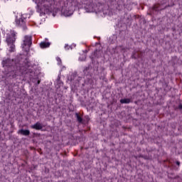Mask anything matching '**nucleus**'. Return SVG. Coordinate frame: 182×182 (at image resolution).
<instances>
[{
    "instance_id": "a211bd4d",
    "label": "nucleus",
    "mask_w": 182,
    "mask_h": 182,
    "mask_svg": "<svg viewBox=\"0 0 182 182\" xmlns=\"http://www.w3.org/2000/svg\"><path fill=\"white\" fill-rule=\"evenodd\" d=\"M153 9L154 11H157V6H154Z\"/></svg>"
},
{
    "instance_id": "7ed1b4c3",
    "label": "nucleus",
    "mask_w": 182,
    "mask_h": 182,
    "mask_svg": "<svg viewBox=\"0 0 182 182\" xmlns=\"http://www.w3.org/2000/svg\"><path fill=\"white\" fill-rule=\"evenodd\" d=\"M36 4H37V8L40 9V11L44 8L45 9H48L52 6V4H53V0H35Z\"/></svg>"
},
{
    "instance_id": "0eeeda50",
    "label": "nucleus",
    "mask_w": 182,
    "mask_h": 182,
    "mask_svg": "<svg viewBox=\"0 0 182 182\" xmlns=\"http://www.w3.org/2000/svg\"><path fill=\"white\" fill-rule=\"evenodd\" d=\"M1 65H3V68H14V60H11V58L3 60Z\"/></svg>"
},
{
    "instance_id": "aec40b11",
    "label": "nucleus",
    "mask_w": 182,
    "mask_h": 182,
    "mask_svg": "<svg viewBox=\"0 0 182 182\" xmlns=\"http://www.w3.org/2000/svg\"><path fill=\"white\" fill-rule=\"evenodd\" d=\"M176 164H177V166H178V167H180V164H181V163H180V161H176Z\"/></svg>"
},
{
    "instance_id": "9b49d317",
    "label": "nucleus",
    "mask_w": 182,
    "mask_h": 182,
    "mask_svg": "<svg viewBox=\"0 0 182 182\" xmlns=\"http://www.w3.org/2000/svg\"><path fill=\"white\" fill-rule=\"evenodd\" d=\"M50 46V43L49 42H41L40 43V48L41 49H45L46 48H49Z\"/></svg>"
},
{
    "instance_id": "412c9836",
    "label": "nucleus",
    "mask_w": 182,
    "mask_h": 182,
    "mask_svg": "<svg viewBox=\"0 0 182 182\" xmlns=\"http://www.w3.org/2000/svg\"><path fill=\"white\" fill-rule=\"evenodd\" d=\"M40 83H41V80H38L37 81V82H36V85L38 86V85H40Z\"/></svg>"
},
{
    "instance_id": "f3484780",
    "label": "nucleus",
    "mask_w": 182,
    "mask_h": 182,
    "mask_svg": "<svg viewBox=\"0 0 182 182\" xmlns=\"http://www.w3.org/2000/svg\"><path fill=\"white\" fill-rule=\"evenodd\" d=\"M85 119L87 120V122H89V120H90V118H89V116H85Z\"/></svg>"
},
{
    "instance_id": "dca6fc26",
    "label": "nucleus",
    "mask_w": 182,
    "mask_h": 182,
    "mask_svg": "<svg viewBox=\"0 0 182 182\" xmlns=\"http://www.w3.org/2000/svg\"><path fill=\"white\" fill-rule=\"evenodd\" d=\"M178 109L179 110H182V104H180L178 106Z\"/></svg>"
},
{
    "instance_id": "f03ea898",
    "label": "nucleus",
    "mask_w": 182,
    "mask_h": 182,
    "mask_svg": "<svg viewBox=\"0 0 182 182\" xmlns=\"http://www.w3.org/2000/svg\"><path fill=\"white\" fill-rule=\"evenodd\" d=\"M31 46H32V36H25L21 44L22 49L28 53L31 50Z\"/></svg>"
},
{
    "instance_id": "6ab92c4d",
    "label": "nucleus",
    "mask_w": 182,
    "mask_h": 182,
    "mask_svg": "<svg viewBox=\"0 0 182 182\" xmlns=\"http://www.w3.org/2000/svg\"><path fill=\"white\" fill-rule=\"evenodd\" d=\"M89 70V67H86L84 70V72H87Z\"/></svg>"
},
{
    "instance_id": "f8f14e48",
    "label": "nucleus",
    "mask_w": 182,
    "mask_h": 182,
    "mask_svg": "<svg viewBox=\"0 0 182 182\" xmlns=\"http://www.w3.org/2000/svg\"><path fill=\"white\" fill-rule=\"evenodd\" d=\"M119 102L122 105H129V103H132V100H130V98H124L121 99Z\"/></svg>"
},
{
    "instance_id": "f257e3e1",
    "label": "nucleus",
    "mask_w": 182,
    "mask_h": 182,
    "mask_svg": "<svg viewBox=\"0 0 182 182\" xmlns=\"http://www.w3.org/2000/svg\"><path fill=\"white\" fill-rule=\"evenodd\" d=\"M32 68V65L31 64V61H29V58H26L23 62V66H21L19 63H16L13 66V70L9 73V77L10 79H16L17 76H21V75L25 72V73H28V72H32L31 68Z\"/></svg>"
},
{
    "instance_id": "423d86ee",
    "label": "nucleus",
    "mask_w": 182,
    "mask_h": 182,
    "mask_svg": "<svg viewBox=\"0 0 182 182\" xmlns=\"http://www.w3.org/2000/svg\"><path fill=\"white\" fill-rule=\"evenodd\" d=\"M92 59H100V58L103 57V48L100 47L94 50L92 53Z\"/></svg>"
},
{
    "instance_id": "39448f33",
    "label": "nucleus",
    "mask_w": 182,
    "mask_h": 182,
    "mask_svg": "<svg viewBox=\"0 0 182 182\" xmlns=\"http://www.w3.org/2000/svg\"><path fill=\"white\" fill-rule=\"evenodd\" d=\"M16 35H18V33L14 30L10 31V32L6 34V43H7L8 46L16 42Z\"/></svg>"
},
{
    "instance_id": "4468645a",
    "label": "nucleus",
    "mask_w": 182,
    "mask_h": 182,
    "mask_svg": "<svg viewBox=\"0 0 182 182\" xmlns=\"http://www.w3.org/2000/svg\"><path fill=\"white\" fill-rule=\"evenodd\" d=\"M9 46L10 47L9 52H15V43H11Z\"/></svg>"
},
{
    "instance_id": "1a4fd4ad",
    "label": "nucleus",
    "mask_w": 182,
    "mask_h": 182,
    "mask_svg": "<svg viewBox=\"0 0 182 182\" xmlns=\"http://www.w3.org/2000/svg\"><path fill=\"white\" fill-rule=\"evenodd\" d=\"M18 134H21L22 136H29V134H31V131H29L28 129H19L18 130Z\"/></svg>"
},
{
    "instance_id": "ddd939ff",
    "label": "nucleus",
    "mask_w": 182,
    "mask_h": 182,
    "mask_svg": "<svg viewBox=\"0 0 182 182\" xmlns=\"http://www.w3.org/2000/svg\"><path fill=\"white\" fill-rule=\"evenodd\" d=\"M73 48H76V44H72L69 46L68 44L65 45V50H69L70 49H73Z\"/></svg>"
},
{
    "instance_id": "9d476101",
    "label": "nucleus",
    "mask_w": 182,
    "mask_h": 182,
    "mask_svg": "<svg viewBox=\"0 0 182 182\" xmlns=\"http://www.w3.org/2000/svg\"><path fill=\"white\" fill-rule=\"evenodd\" d=\"M75 117L77 119V122L80 124H84L85 120L83 119V118L81 117L80 114H79V113L76 112L75 113Z\"/></svg>"
},
{
    "instance_id": "2eb2a0df",
    "label": "nucleus",
    "mask_w": 182,
    "mask_h": 182,
    "mask_svg": "<svg viewBox=\"0 0 182 182\" xmlns=\"http://www.w3.org/2000/svg\"><path fill=\"white\" fill-rule=\"evenodd\" d=\"M56 60L57 62H58V65H62V60L60 59V58L57 57Z\"/></svg>"
},
{
    "instance_id": "6e6552de",
    "label": "nucleus",
    "mask_w": 182,
    "mask_h": 182,
    "mask_svg": "<svg viewBox=\"0 0 182 182\" xmlns=\"http://www.w3.org/2000/svg\"><path fill=\"white\" fill-rule=\"evenodd\" d=\"M31 129H34L35 130H42L43 129V125L39 122H37L36 124L31 126Z\"/></svg>"
},
{
    "instance_id": "20e7f679",
    "label": "nucleus",
    "mask_w": 182,
    "mask_h": 182,
    "mask_svg": "<svg viewBox=\"0 0 182 182\" xmlns=\"http://www.w3.org/2000/svg\"><path fill=\"white\" fill-rule=\"evenodd\" d=\"M30 18L31 16L29 14H23L21 18H16V26H19L22 28L23 31L26 29V18Z\"/></svg>"
}]
</instances>
